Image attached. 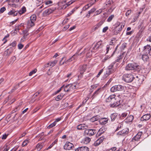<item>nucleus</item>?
<instances>
[{
	"label": "nucleus",
	"mask_w": 151,
	"mask_h": 151,
	"mask_svg": "<svg viewBox=\"0 0 151 151\" xmlns=\"http://www.w3.org/2000/svg\"><path fill=\"white\" fill-rule=\"evenodd\" d=\"M117 117V114L116 113H114L111 115V118L112 121H114L116 118Z\"/></svg>",
	"instance_id": "obj_27"
},
{
	"label": "nucleus",
	"mask_w": 151,
	"mask_h": 151,
	"mask_svg": "<svg viewBox=\"0 0 151 151\" xmlns=\"http://www.w3.org/2000/svg\"><path fill=\"white\" fill-rule=\"evenodd\" d=\"M58 141V139H56L55 140V141L53 142L50 145V146L47 148V150L49 149H50L54 145L56 144Z\"/></svg>",
	"instance_id": "obj_35"
},
{
	"label": "nucleus",
	"mask_w": 151,
	"mask_h": 151,
	"mask_svg": "<svg viewBox=\"0 0 151 151\" xmlns=\"http://www.w3.org/2000/svg\"><path fill=\"white\" fill-rule=\"evenodd\" d=\"M36 19V17L35 15H32L30 17V21L33 22H35Z\"/></svg>",
	"instance_id": "obj_28"
},
{
	"label": "nucleus",
	"mask_w": 151,
	"mask_h": 151,
	"mask_svg": "<svg viewBox=\"0 0 151 151\" xmlns=\"http://www.w3.org/2000/svg\"><path fill=\"white\" fill-rule=\"evenodd\" d=\"M134 119L133 116L132 115H130L128 116L125 119L126 122H132Z\"/></svg>",
	"instance_id": "obj_25"
},
{
	"label": "nucleus",
	"mask_w": 151,
	"mask_h": 151,
	"mask_svg": "<svg viewBox=\"0 0 151 151\" xmlns=\"http://www.w3.org/2000/svg\"><path fill=\"white\" fill-rule=\"evenodd\" d=\"M105 131V128L104 127H102L100 128L99 130V132H100L101 133H103Z\"/></svg>",
	"instance_id": "obj_52"
},
{
	"label": "nucleus",
	"mask_w": 151,
	"mask_h": 151,
	"mask_svg": "<svg viewBox=\"0 0 151 151\" xmlns=\"http://www.w3.org/2000/svg\"><path fill=\"white\" fill-rule=\"evenodd\" d=\"M131 10L130 9H129L127 10L125 14V15L126 16L128 17L129 15L131 13Z\"/></svg>",
	"instance_id": "obj_54"
},
{
	"label": "nucleus",
	"mask_w": 151,
	"mask_h": 151,
	"mask_svg": "<svg viewBox=\"0 0 151 151\" xmlns=\"http://www.w3.org/2000/svg\"><path fill=\"white\" fill-rule=\"evenodd\" d=\"M102 12V10L101 9H99V10L97 11L96 12V15H97L99 14L100 13H101Z\"/></svg>",
	"instance_id": "obj_61"
},
{
	"label": "nucleus",
	"mask_w": 151,
	"mask_h": 151,
	"mask_svg": "<svg viewBox=\"0 0 151 151\" xmlns=\"http://www.w3.org/2000/svg\"><path fill=\"white\" fill-rule=\"evenodd\" d=\"M41 90H39L34 95L35 96H37L41 92Z\"/></svg>",
	"instance_id": "obj_64"
},
{
	"label": "nucleus",
	"mask_w": 151,
	"mask_h": 151,
	"mask_svg": "<svg viewBox=\"0 0 151 151\" xmlns=\"http://www.w3.org/2000/svg\"><path fill=\"white\" fill-rule=\"evenodd\" d=\"M116 149V147H113L111 148L108 151H115Z\"/></svg>",
	"instance_id": "obj_63"
},
{
	"label": "nucleus",
	"mask_w": 151,
	"mask_h": 151,
	"mask_svg": "<svg viewBox=\"0 0 151 151\" xmlns=\"http://www.w3.org/2000/svg\"><path fill=\"white\" fill-rule=\"evenodd\" d=\"M26 11V8L25 7H23L22 8V10L19 12V13L20 15L24 13Z\"/></svg>",
	"instance_id": "obj_44"
},
{
	"label": "nucleus",
	"mask_w": 151,
	"mask_h": 151,
	"mask_svg": "<svg viewBox=\"0 0 151 151\" xmlns=\"http://www.w3.org/2000/svg\"><path fill=\"white\" fill-rule=\"evenodd\" d=\"M16 41L13 42L12 43L10 44V45L13 47H15L16 45Z\"/></svg>",
	"instance_id": "obj_57"
},
{
	"label": "nucleus",
	"mask_w": 151,
	"mask_h": 151,
	"mask_svg": "<svg viewBox=\"0 0 151 151\" xmlns=\"http://www.w3.org/2000/svg\"><path fill=\"white\" fill-rule=\"evenodd\" d=\"M23 46L24 45L21 43L19 44L18 45V48L19 49H22L23 47Z\"/></svg>",
	"instance_id": "obj_59"
},
{
	"label": "nucleus",
	"mask_w": 151,
	"mask_h": 151,
	"mask_svg": "<svg viewBox=\"0 0 151 151\" xmlns=\"http://www.w3.org/2000/svg\"><path fill=\"white\" fill-rule=\"evenodd\" d=\"M19 83H18L17 85L16 86H15L14 88L12 89L11 90V92H13L15 90L17 89L19 87Z\"/></svg>",
	"instance_id": "obj_46"
},
{
	"label": "nucleus",
	"mask_w": 151,
	"mask_h": 151,
	"mask_svg": "<svg viewBox=\"0 0 151 151\" xmlns=\"http://www.w3.org/2000/svg\"><path fill=\"white\" fill-rule=\"evenodd\" d=\"M63 94H60L58 95L55 98V100L56 101H59L61 100L63 97Z\"/></svg>",
	"instance_id": "obj_39"
},
{
	"label": "nucleus",
	"mask_w": 151,
	"mask_h": 151,
	"mask_svg": "<svg viewBox=\"0 0 151 151\" xmlns=\"http://www.w3.org/2000/svg\"><path fill=\"white\" fill-rule=\"evenodd\" d=\"M74 147L73 145L69 142H66L64 146V148L66 150H70Z\"/></svg>",
	"instance_id": "obj_11"
},
{
	"label": "nucleus",
	"mask_w": 151,
	"mask_h": 151,
	"mask_svg": "<svg viewBox=\"0 0 151 151\" xmlns=\"http://www.w3.org/2000/svg\"><path fill=\"white\" fill-rule=\"evenodd\" d=\"M28 32V30H24L23 31V32L24 35L23 36L24 38H25L24 37L25 36H27L28 35L29 33Z\"/></svg>",
	"instance_id": "obj_51"
},
{
	"label": "nucleus",
	"mask_w": 151,
	"mask_h": 151,
	"mask_svg": "<svg viewBox=\"0 0 151 151\" xmlns=\"http://www.w3.org/2000/svg\"><path fill=\"white\" fill-rule=\"evenodd\" d=\"M19 11H15L14 9H13L8 13V14L15 16L17 15Z\"/></svg>",
	"instance_id": "obj_22"
},
{
	"label": "nucleus",
	"mask_w": 151,
	"mask_h": 151,
	"mask_svg": "<svg viewBox=\"0 0 151 151\" xmlns=\"http://www.w3.org/2000/svg\"><path fill=\"white\" fill-rule=\"evenodd\" d=\"M102 44L101 41H99L95 45L93 48L95 50L101 48L102 47Z\"/></svg>",
	"instance_id": "obj_19"
},
{
	"label": "nucleus",
	"mask_w": 151,
	"mask_h": 151,
	"mask_svg": "<svg viewBox=\"0 0 151 151\" xmlns=\"http://www.w3.org/2000/svg\"><path fill=\"white\" fill-rule=\"evenodd\" d=\"M112 32L114 35H116L118 34V33L119 32L115 28L112 30Z\"/></svg>",
	"instance_id": "obj_47"
},
{
	"label": "nucleus",
	"mask_w": 151,
	"mask_h": 151,
	"mask_svg": "<svg viewBox=\"0 0 151 151\" xmlns=\"http://www.w3.org/2000/svg\"><path fill=\"white\" fill-rule=\"evenodd\" d=\"M91 139L88 137H86L83 140L84 143L86 144H87L89 143L91 141Z\"/></svg>",
	"instance_id": "obj_29"
},
{
	"label": "nucleus",
	"mask_w": 151,
	"mask_h": 151,
	"mask_svg": "<svg viewBox=\"0 0 151 151\" xmlns=\"http://www.w3.org/2000/svg\"><path fill=\"white\" fill-rule=\"evenodd\" d=\"M115 95H111L109 96L106 99V102L110 103L109 104L110 107H114L119 106L121 103L119 100H116L115 98Z\"/></svg>",
	"instance_id": "obj_1"
},
{
	"label": "nucleus",
	"mask_w": 151,
	"mask_h": 151,
	"mask_svg": "<svg viewBox=\"0 0 151 151\" xmlns=\"http://www.w3.org/2000/svg\"><path fill=\"white\" fill-rule=\"evenodd\" d=\"M114 17V15H111L108 18L107 21L108 22H111Z\"/></svg>",
	"instance_id": "obj_48"
},
{
	"label": "nucleus",
	"mask_w": 151,
	"mask_h": 151,
	"mask_svg": "<svg viewBox=\"0 0 151 151\" xmlns=\"http://www.w3.org/2000/svg\"><path fill=\"white\" fill-rule=\"evenodd\" d=\"M109 28L108 27H104L102 30V32H106L107 30Z\"/></svg>",
	"instance_id": "obj_62"
},
{
	"label": "nucleus",
	"mask_w": 151,
	"mask_h": 151,
	"mask_svg": "<svg viewBox=\"0 0 151 151\" xmlns=\"http://www.w3.org/2000/svg\"><path fill=\"white\" fill-rule=\"evenodd\" d=\"M57 62V60H54L52 62H49L47 64H45V66L46 67H47L48 66V65H49L50 66L52 67L54 66L56 64V63Z\"/></svg>",
	"instance_id": "obj_23"
},
{
	"label": "nucleus",
	"mask_w": 151,
	"mask_h": 151,
	"mask_svg": "<svg viewBox=\"0 0 151 151\" xmlns=\"http://www.w3.org/2000/svg\"><path fill=\"white\" fill-rule=\"evenodd\" d=\"M103 69L100 70V71L99 72L98 74H97V75L96 76L98 78L99 76L101 74V73L103 72Z\"/></svg>",
	"instance_id": "obj_60"
},
{
	"label": "nucleus",
	"mask_w": 151,
	"mask_h": 151,
	"mask_svg": "<svg viewBox=\"0 0 151 151\" xmlns=\"http://www.w3.org/2000/svg\"><path fill=\"white\" fill-rule=\"evenodd\" d=\"M101 25V23L100 22L99 23L93 27V30L94 31L96 30Z\"/></svg>",
	"instance_id": "obj_34"
},
{
	"label": "nucleus",
	"mask_w": 151,
	"mask_h": 151,
	"mask_svg": "<svg viewBox=\"0 0 151 151\" xmlns=\"http://www.w3.org/2000/svg\"><path fill=\"white\" fill-rule=\"evenodd\" d=\"M134 78L133 76L130 74H125L122 76V80L127 83L132 82Z\"/></svg>",
	"instance_id": "obj_3"
},
{
	"label": "nucleus",
	"mask_w": 151,
	"mask_h": 151,
	"mask_svg": "<svg viewBox=\"0 0 151 151\" xmlns=\"http://www.w3.org/2000/svg\"><path fill=\"white\" fill-rule=\"evenodd\" d=\"M76 85L74 84H70L65 86H64L63 89L65 91L69 92L72 91L73 90L76 89Z\"/></svg>",
	"instance_id": "obj_6"
},
{
	"label": "nucleus",
	"mask_w": 151,
	"mask_h": 151,
	"mask_svg": "<svg viewBox=\"0 0 151 151\" xmlns=\"http://www.w3.org/2000/svg\"><path fill=\"white\" fill-rule=\"evenodd\" d=\"M56 123L54 122L53 123L50 124L47 127V129H50L51 128H52L54 126H55L56 124Z\"/></svg>",
	"instance_id": "obj_43"
},
{
	"label": "nucleus",
	"mask_w": 151,
	"mask_h": 151,
	"mask_svg": "<svg viewBox=\"0 0 151 151\" xmlns=\"http://www.w3.org/2000/svg\"><path fill=\"white\" fill-rule=\"evenodd\" d=\"M113 3L112 0H107L106 2V5L108 6V5H110Z\"/></svg>",
	"instance_id": "obj_49"
},
{
	"label": "nucleus",
	"mask_w": 151,
	"mask_h": 151,
	"mask_svg": "<svg viewBox=\"0 0 151 151\" xmlns=\"http://www.w3.org/2000/svg\"><path fill=\"white\" fill-rule=\"evenodd\" d=\"M115 63H111L108 67V69L107 70L106 73L105 74L104 76V78H106L111 73H112L114 71V65Z\"/></svg>",
	"instance_id": "obj_4"
},
{
	"label": "nucleus",
	"mask_w": 151,
	"mask_h": 151,
	"mask_svg": "<svg viewBox=\"0 0 151 151\" xmlns=\"http://www.w3.org/2000/svg\"><path fill=\"white\" fill-rule=\"evenodd\" d=\"M52 3V1L51 0H49L47 1H45L43 2L44 4L40 7V9H41L42 7H44V8H46L47 7L46 6H49Z\"/></svg>",
	"instance_id": "obj_13"
},
{
	"label": "nucleus",
	"mask_w": 151,
	"mask_h": 151,
	"mask_svg": "<svg viewBox=\"0 0 151 151\" xmlns=\"http://www.w3.org/2000/svg\"><path fill=\"white\" fill-rule=\"evenodd\" d=\"M104 139V137H102L96 140L93 144L95 146H97L101 143Z\"/></svg>",
	"instance_id": "obj_12"
},
{
	"label": "nucleus",
	"mask_w": 151,
	"mask_h": 151,
	"mask_svg": "<svg viewBox=\"0 0 151 151\" xmlns=\"http://www.w3.org/2000/svg\"><path fill=\"white\" fill-rule=\"evenodd\" d=\"M42 147V145L41 144H38L36 146V148L38 151L40 150Z\"/></svg>",
	"instance_id": "obj_36"
},
{
	"label": "nucleus",
	"mask_w": 151,
	"mask_h": 151,
	"mask_svg": "<svg viewBox=\"0 0 151 151\" xmlns=\"http://www.w3.org/2000/svg\"><path fill=\"white\" fill-rule=\"evenodd\" d=\"M119 25V27H120V28L119 30H122V28H123L124 27V25L123 24H120L119 22H117L115 24V25Z\"/></svg>",
	"instance_id": "obj_40"
},
{
	"label": "nucleus",
	"mask_w": 151,
	"mask_h": 151,
	"mask_svg": "<svg viewBox=\"0 0 151 151\" xmlns=\"http://www.w3.org/2000/svg\"><path fill=\"white\" fill-rule=\"evenodd\" d=\"M88 128V126L85 124H81L78 125L77 127L78 129L80 130L86 129Z\"/></svg>",
	"instance_id": "obj_16"
},
{
	"label": "nucleus",
	"mask_w": 151,
	"mask_h": 151,
	"mask_svg": "<svg viewBox=\"0 0 151 151\" xmlns=\"http://www.w3.org/2000/svg\"><path fill=\"white\" fill-rule=\"evenodd\" d=\"M96 133V130L94 129H86L84 131L85 134L89 136H92Z\"/></svg>",
	"instance_id": "obj_8"
},
{
	"label": "nucleus",
	"mask_w": 151,
	"mask_h": 151,
	"mask_svg": "<svg viewBox=\"0 0 151 151\" xmlns=\"http://www.w3.org/2000/svg\"><path fill=\"white\" fill-rule=\"evenodd\" d=\"M94 3H90V4L86 5L83 8V10H86L88 9Z\"/></svg>",
	"instance_id": "obj_30"
},
{
	"label": "nucleus",
	"mask_w": 151,
	"mask_h": 151,
	"mask_svg": "<svg viewBox=\"0 0 151 151\" xmlns=\"http://www.w3.org/2000/svg\"><path fill=\"white\" fill-rule=\"evenodd\" d=\"M142 132H139L132 139V141H133L134 140L135 141L138 140L140 138Z\"/></svg>",
	"instance_id": "obj_21"
},
{
	"label": "nucleus",
	"mask_w": 151,
	"mask_h": 151,
	"mask_svg": "<svg viewBox=\"0 0 151 151\" xmlns=\"http://www.w3.org/2000/svg\"><path fill=\"white\" fill-rule=\"evenodd\" d=\"M29 141L28 139H26L24 140L22 144V146L23 147H24L27 144L29 143Z\"/></svg>",
	"instance_id": "obj_42"
},
{
	"label": "nucleus",
	"mask_w": 151,
	"mask_h": 151,
	"mask_svg": "<svg viewBox=\"0 0 151 151\" xmlns=\"http://www.w3.org/2000/svg\"><path fill=\"white\" fill-rule=\"evenodd\" d=\"M74 1H73V0H71L70 1L68 2L66 4L64 5L63 6V8L64 9L67 6H68L70 5V4H72L73 2Z\"/></svg>",
	"instance_id": "obj_31"
},
{
	"label": "nucleus",
	"mask_w": 151,
	"mask_h": 151,
	"mask_svg": "<svg viewBox=\"0 0 151 151\" xmlns=\"http://www.w3.org/2000/svg\"><path fill=\"white\" fill-rule=\"evenodd\" d=\"M143 51L145 54H149V55H151V46L148 45L145 46Z\"/></svg>",
	"instance_id": "obj_7"
},
{
	"label": "nucleus",
	"mask_w": 151,
	"mask_h": 151,
	"mask_svg": "<svg viewBox=\"0 0 151 151\" xmlns=\"http://www.w3.org/2000/svg\"><path fill=\"white\" fill-rule=\"evenodd\" d=\"M101 91V88H99L97 89L93 93L91 96L92 99H93L94 98L98 95L99 93Z\"/></svg>",
	"instance_id": "obj_24"
},
{
	"label": "nucleus",
	"mask_w": 151,
	"mask_h": 151,
	"mask_svg": "<svg viewBox=\"0 0 151 151\" xmlns=\"http://www.w3.org/2000/svg\"><path fill=\"white\" fill-rule=\"evenodd\" d=\"M37 69H35L34 70H32L29 73V76H31L33 74L37 72Z\"/></svg>",
	"instance_id": "obj_53"
},
{
	"label": "nucleus",
	"mask_w": 151,
	"mask_h": 151,
	"mask_svg": "<svg viewBox=\"0 0 151 151\" xmlns=\"http://www.w3.org/2000/svg\"><path fill=\"white\" fill-rule=\"evenodd\" d=\"M128 114L127 112H124L122 113L121 116V117L125 118L127 116Z\"/></svg>",
	"instance_id": "obj_55"
},
{
	"label": "nucleus",
	"mask_w": 151,
	"mask_h": 151,
	"mask_svg": "<svg viewBox=\"0 0 151 151\" xmlns=\"http://www.w3.org/2000/svg\"><path fill=\"white\" fill-rule=\"evenodd\" d=\"M6 8L4 7H3L1 8L0 9V12L1 13H3L6 10Z\"/></svg>",
	"instance_id": "obj_56"
},
{
	"label": "nucleus",
	"mask_w": 151,
	"mask_h": 151,
	"mask_svg": "<svg viewBox=\"0 0 151 151\" xmlns=\"http://www.w3.org/2000/svg\"><path fill=\"white\" fill-rule=\"evenodd\" d=\"M16 60V57L15 56H13L11 58L10 60V63H13Z\"/></svg>",
	"instance_id": "obj_50"
},
{
	"label": "nucleus",
	"mask_w": 151,
	"mask_h": 151,
	"mask_svg": "<svg viewBox=\"0 0 151 151\" xmlns=\"http://www.w3.org/2000/svg\"><path fill=\"white\" fill-rule=\"evenodd\" d=\"M99 119V116H96L92 117L90 121L92 122H94L96 121H97Z\"/></svg>",
	"instance_id": "obj_33"
},
{
	"label": "nucleus",
	"mask_w": 151,
	"mask_h": 151,
	"mask_svg": "<svg viewBox=\"0 0 151 151\" xmlns=\"http://www.w3.org/2000/svg\"><path fill=\"white\" fill-rule=\"evenodd\" d=\"M129 131V129L127 128H126L119 132L117 133V134L122 135L127 134L128 133Z\"/></svg>",
	"instance_id": "obj_14"
},
{
	"label": "nucleus",
	"mask_w": 151,
	"mask_h": 151,
	"mask_svg": "<svg viewBox=\"0 0 151 151\" xmlns=\"http://www.w3.org/2000/svg\"><path fill=\"white\" fill-rule=\"evenodd\" d=\"M76 56V55H74L73 56H72L71 58H70L69 59H68L66 61H64L62 63V60L64 59L65 58L64 57H63L61 60L60 61V65H64L65 63L67 64L68 63L70 62L73 60H74L75 59V56Z\"/></svg>",
	"instance_id": "obj_10"
},
{
	"label": "nucleus",
	"mask_w": 151,
	"mask_h": 151,
	"mask_svg": "<svg viewBox=\"0 0 151 151\" xmlns=\"http://www.w3.org/2000/svg\"><path fill=\"white\" fill-rule=\"evenodd\" d=\"M35 22L33 21L28 20L27 22V28H29L35 25Z\"/></svg>",
	"instance_id": "obj_20"
},
{
	"label": "nucleus",
	"mask_w": 151,
	"mask_h": 151,
	"mask_svg": "<svg viewBox=\"0 0 151 151\" xmlns=\"http://www.w3.org/2000/svg\"><path fill=\"white\" fill-rule=\"evenodd\" d=\"M89 148L87 147H81L75 150V151H89Z\"/></svg>",
	"instance_id": "obj_17"
},
{
	"label": "nucleus",
	"mask_w": 151,
	"mask_h": 151,
	"mask_svg": "<svg viewBox=\"0 0 151 151\" xmlns=\"http://www.w3.org/2000/svg\"><path fill=\"white\" fill-rule=\"evenodd\" d=\"M123 54L121 55L117 58V59L115 60L116 62H119L120 60H121L124 57Z\"/></svg>",
	"instance_id": "obj_37"
},
{
	"label": "nucleus",
	"mask_w": 151,
	"mask_h": 151,
	"mask_svg": "<svg viewBox=\"0 0 151 151\" xmlns=\"http://www.w3.org/2000/svg\"><path fill=\"white\" fill-rule=\"evenodd\" d=\"M150 114H147L142 116L143 120H147L150 119Z\"/></svg>",
	"instance_id": "obj_26"
},
{
	"label": "nucleus",
	"mask_w": 151,
	"mask_h": 151,
	"mask_svg": "<svg viewBox=\"0 0 151 151\" xmlns=\"http://www.w3.org/2000/svg\"><path fill=\"white\" fill-rule=\"evenodd\" d=\"M55 10L54 8H50L46 9L42 13V15L43 16H46L48 15L53 12Z\"/></svg>",
	"instance_id": "obj_9"
},
{
	"label": "nucleus",
	"mask_w": 151,
	"mask_h": 151,
	"mask_svg": "<svg viewBox=\"0 0 151 151\" xmlns=\"http://www.w3.org/2000/svg\"><path fill=\"white\" fill-rule=\"evenodd\" d=\"M108 120V118H103L99 119V122L101 124L104 125L107 123Z\"/></svg>",
	"instance_id": "obj_15"
},
{
	"label": "nucleus",
	"mask_w": 151,
	"mask_h": 151,
	"mask_svg": "<svg viewBox=\"0 0 151 151\" xmlns=\"http://www.w3.org/2000/svg\"><path fill=\"white\" fill-rule=\"evenodd\" d=\"M117 91H121L124 89V87L120 85H116Z\"/></svg>",
	"instance_id": "obj_32"
},
{
	"label": "nucleus",
	"mask_w": 151,
	"mask_h": 151,
	"mask_svg": "<svg viewBox=\"0 0 151 151\" xmlns=\"http://www.w3.org/2000/svg\"><path fill=\"white\" fill-rule=\"evenodd\" d=\"M96 9L95 8H93L91 9L90 10L88 11V14H91L96 11Z\"/></svg>",
	"instance_id": "obj_58"
},
{
	"label": "nucleus",
	"mask_w": 151,
	"mask_h": 151,
	"mask_svg": "<svg viewBox=\"0 0 151 151\" xmlns=\"http://www.w3.org/2000/svg\"><path fill=\"white\" fill-rule=\"evenodd\" d=\"M80 69L81 71L80 72V74L81 75H78V78H81L82 77V75L83 74V72L86 70V66L83 65L81 66L80 67Z\"/></svg>",
	"instance_id": "obj_18"
},
{
	"label": "nucleus",
	"mask_w": 151,
	"mask_h": 151,
	"mask_svg": "<svg viewBox=\"0 0 151 151\" xmlns=\"http://www.w3.org/2000/svg\"><path fill=\"white\" fill-rule=\"evenodd\" d=\"M111 91L112 92H114L117 91L116 86H115L112 87L111 88Z\"/></svg>",
	"instance_id": "obj_41"
},
{
	"label": "nucleus",
	"mask_w": 151,
	"mask_h": 151,
	"mask_svg": "<svg viewBox=\"0 0 151 151\" xmlns=\"http://www.w3.org/2000/svg\"><path fill=\"white\" fill-rule=\"evenodd\" d=\"M141 69V66L137 65L135 63H129L126 66L125 70L126 71L132 70H136L137 71H140Z\"/></svg>",
	"instance_id": "obj_2"
},
{
	"label": "nucleus",
	"mask_w": 151,
	"mask_h": 151,
	"mask_svg": "<svg viewBox=\"0 0 151 151\" xmlns=\"http://www.w3.org/2000/svg\"><path fill=\"white\" fill-rule=\"evenodd\" d=\"M147 55L146 54L142 55V60L144 62L143 64L142 65L144 67L143 69L147 68L148 67L149 63L148 61L149 58Z\"/></svg>",
	"instance_id": "obj_5"
},
{
	"label": "nucleus",
	"mask_w": 151,
	"mask_h": 151,
	"mask_svg": "<svg viewBox=\"0 0 151 151\" xmlns=\"http://www.w3.org/2000/svg\"><path fill=\"white\" fill-rule=\"evenodd\" d=\"M12 52V50H10L9 49H7L5 51L4 55H9Z\"/></svg>",
	"instance_id": "obj_38"
},
{
	"label": "nucleus",
	"mask_w": 151,
	"mask_h": 151,
	"mask_svg": "<svg viewBox=\"0 0 151 151\" xmlns=\"http://www.w3.org/2000/svg\"><path fill=\"white\" fill-rule=\"evenodd\" d=\"M44 0H37L36 3L37 5L39 6L41 4L43 3Z\"/></svg>",
	"instance_id": "obj_45"
}]
</instances>
